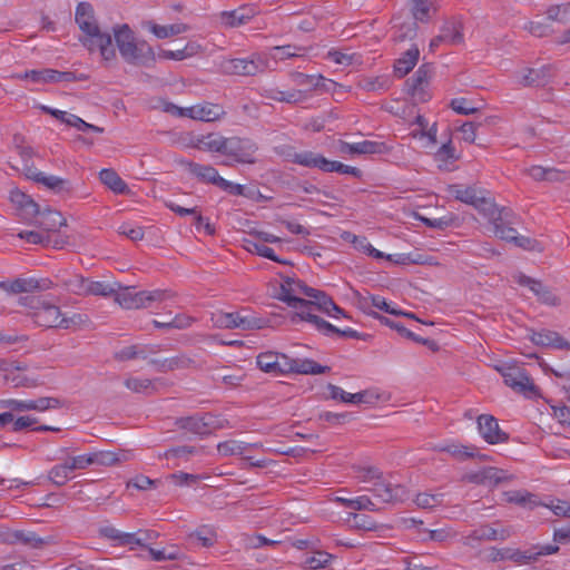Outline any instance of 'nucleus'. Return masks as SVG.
I'll return each instance as SVG.
<instances>
[{"instance_id": "2eb2a0df", "label": "nucleus", "mask_w": 570, "mask_h": 570, "mask_svg": "<svg viewBox=\"0 0 570 570\" xmlns=\"http://www.w3.org/2000/svg\"><path fill=\"white\" fill-rule=\"evenodd\" d=\"M441 0H409V8L416 23H430L438 14Z\"/></svg>"}, {"instance_id": "1a4fd4ad", "label": "nucleus", "mask_w": 570, "mask_h": 570, "mask_svg": "<svg viewBox=\"0 0 570 570\" xmlns=\"http://www.w3.org/2000/svg\"><path fill=\"white\" fill-rule=\"evenodd\" d=\"M18 79H29L33 82H72L83 80V75L77 76L71 71H58L53 69L30 70L14 76Z\"/></svg>"}, {"instance_id": "a19ab883", "label": "nucleus", "mask_w": 570, "mask_h": 570, "mask_svg": "<svg viewBox=\"0 0 570 570\" xmlns=\"http://www.w3.org/2000/svg\"><path fill=\"white\" fill-rule=\"evenodd\" d=\"M202 51V46L195 41H189L183 49L164 51V57L171 60H184L196 56Z\"/></svg>"}, {"instance_id": "69168bd1", "label": "nucleus", "mask_w": 570, "mask_h": 570, "mask_svg": "<svg viewBox=\"0 0 570 570\" xmlns=\"http://www.w3.org/2000/svg\"><path fill=\"white\" fill-rule=\"evenodd\" d=\"M66 462L70 466L71 472H73L76 470H83L89 465H94V456L92 453L82 454L69 458L68 460H66Z\"/></svg>"}, {"instance_id": "f8f14e48", "label": "nucleus", "mask_w": 570, "mask_h": 570, "mask_svg": "<svg viewBox=\"0 0 570 570\" xmlns=\"http://www.w3.org/2000/svg\"><path fill=\"white\" fill-rule=\"evenodd\" d=\"M52 287V282L48 278H17L12 282H0V288L10 294L32 293L36 291H47Z\"/></svg>"}, {"instance_id": "e2e57ef3", "label": "nucleus", "mask_w": 570, "mask_h": 570, "mask_svg": "<svg viewBox=\"0 0 570 570\" xmlns=\"http://www.w3.org/2000/svg\"><path fill=\"white\" fill-rule=\"evenodd\" d=\"M60 406L61 402L56 397H39L38 400H30V411L43 412L50 409H58Z\"/></svg>"}, {"instance_id": "c756f323", "label": "nucleus", "mask_w": 570, "mask_h": 570, "mask_svg": "<svg viewBox=\"0 0 570 570\" xmlns=\"http://www.w3.org/2000/svg\"><path fill=\"white\" fill-rule=\"evenodd\" d=\"M508 529H494L490 525H481L473 530L466 538L465 544H471L472 541H490V540H507L510 537Z\"/></svg>"}, {"instance_id": "4c0bfd02", "label": "nucleus", "mask_w": 570, "mask_h": 570, "mask_svg": "<svg viewBox=\"0 0 570 570\" xmlns=\"http://www.w3.org/2000/svg\"><path fill=\"white\" fill-rule=\"evenodd\" d=\"M327 390L330 391V397L332 400H340L345 403H354V404L366 402L365 401V396H366L365 391L352 394V393L345 392L343 389H341L340 386H336L332 383H330L327 385Z\"/></svg>"}, {"instance_id": "bf43d9fd", "label": "nucleus", "mask_w": 570, "mask_h": 570, "mask_svg": "<svg viewBox=\"0 0 570 570\" xmlns=\"http://www.w3.org/2000/svg\"><path fill=\"white\" fill-rule=\"evenodd\" d=\"M442 494L419 493L415 503L422 509H433L442 503Z\"/></svg>"}, {"instance_id": "79ce46f5", "label": "nucleus", "mask_w": 570, "mask_h": 570, "mask_svg": "<svg viewBox=\"0 0 570 570\" xmlns=\"http://www.w3.org/2000/svg\"><path fill=\"white\" fill-rule=\"evenodd\" d=\"M189 27L185 23H173L168 26L153 24L150 30L159 39H165L186 32Z\"/></svg>"}, {"instance_id": "cd10ccee", "label": "nucleus", "mask_w": 570, "mask_h": 570, "mask_svg": "<svg viewBox=\"0 0 570 570\" xmlns=\"http://www.w3.org/2000/svg\"><path fill=\"white\" fill-rule=\"evenodd\" d=\"M36 224L46 232H57L61 226L66 225V219L61 213L51 208H45L36 213Z\"/></svg>"}, {"instance_id": "a878e982", "label": "nucleus", "mask_w": 570, "mask_h": 570, "mask_svg": "<svg viewBox=\"0 0 570 570\" xmlns=\"http://www.w3.org/2000/svg\"><path fill=\"white\" fill-rule=\"evenodd\" d=\"M225 139L226 137L219 134L210 132L208 135L190 137L188 145L199 150L223 154Z\"/></svg>"}, {"instance_id": "f257e3e1", "label": "nucleus", "mask_w": 570, "mask_h": 570, "mask_svg": "<svg viewBox=\"0 0 570 570\" xmlns=\"http://www.w3.org/2000/svg\"><path fill=\"white\" fill-rule=\"evenodd\" d=\"M19 302L32 311L31 316L35 323L42 327L67 330L87 322V317L82 314L62 315L59 306L40 297H21Z\"/></svg>"}, {"instance_id": "de8ad7c7", "label": "nucleus", "mask_w": 570, "mask_h": 570, "mask_svg": "<svg viewBox=\"0 0 570 570\" xmlns=\"http://www.w3.org/2000/svg\"><path fill=\"white\" fill-rule=\"evenodd\" d=\"M88 282L89 279H86L80 275H71L68 278L61 279L62 286L77 295H87Z\"/></svg>"}, {"instance_id": "b1692460", "label": "nucleus", "mask_w": 570, "mask_h": 570, "mask_svg": "<svg viewBox=\"0 0 570 570\" xmlns=\"http://www.w3.org/2000/svg\"><path fill=\"white\" fill-rule=\"evenodd\" d=\"M479 199L480 200L475 203L474 208L488 218L492 226L499 220H505V217L511 215L510 209L504 207L499 208L492 199L485 197L484 193Z\"/></svg>"}, {"instance_id": "ddd939ff", "label": "nucleus", "mask_w": 570, "mask_h": 570, "mask_svg": "<svg viewBox=\"0 0 570 570\" xmlns=\"http://www.w3.org/2000/svg\"><path fill=\"white\" fill-rule=\"evenodd\" d=\"M176 425L196 435H207L216 429V419L210 414L177 419Z\"/></svg>"}, {"instance_id": "2f4dec72", "label": "nucleus", "mask_w": 570, "mask_h": 570, "mask_svg": "<svg viewBox=\"0 0 570 570\" xmlns=\"http://www.w3.org/2000/svg\"><path fill=\"white\" fill-rule=\"evenodd\" d=\"M99 179L115 194L126 195L130 191L125 180L112 168L101 169L99 173Z\"/></svg>"}, {"instance_id": "3c124183", "label": "nucleus", "mask_w": 570, "mask_h": 570, "mask_svg": "<svg viewBox=\"0 0 570 570\" xmlns=\"http://www.w3.org/2000/svg\"><path fill=\"white\" fill-rule=\"evenodd\" d=\"M277 362H278V354L273 353V352L261 353L256 360L257 366L262 371H264L266 373H274V374H276Z\"/></svg>"}, {"instance_id": "7c9ffc66", "label": "nucleus", "mask_w": 570, "mask_h": 570, "mask_svg": "<svg viewBox=\"0 0 570 570\" xmlns=\"http://www.w3.org/2000/svg\"><path fill=\"white\" fill-rule=\"evenodd\" d=\"M10 200L22 212L24 219L32 218L38 213L39 205L29 195L19 189L11 190Z\"/></svg>"}, {"instance_id": "f3484780", "label": "nucleus", "mask_w": 570, "mask_h": 570, "mask_svg": "<svg viewBox=\"0 0 570 570\" xmlns=\"http://www.w3.org/2000/svg\"><path fill=\"white\" fill-rule=\"evenodd\" d=\"M286 304L296 309V312L291 316L292 323L296 324L299 321H306L312 323L321 333H324L325 330L317 321H320L322 318L312 313L313 307L311 306V301L304 298L287 297Z\"/></svg>"}, {"instance_id": "a18cd8bd", "label": "nucleus", "mask_w": 570, "mask_h": 570, "mask_svg": "<svg viewBox=\"0 0 570 570\" xmlns=\"http://www.w3.org/2000/svg\"><path fill=\"white\" fill-rule=\"evenodd\" d=\"M11 538H12L11 542H20L22 544L30 546L32 548H41L42 546L46 544V540L38 537L32 531L18 530L11 534Z\"/></svg>"}, {"instance_id": "72a5a7b5", "label": "nucleus", "mask_w": 570, "mask_h": 570, "mask_svg": "<svg viewBox=\"0 0 570 570\" xmlns=\"http://www.w3.org/2000/svg\"><path fill=\"white\" fill-rule=\"evenodd\" d=\"M244 248L252 253V254H256L258 256H262V257H265V258H268L271 261H274L276 263H279V264H283V265H288L291 264L288 261H285V259H282L279 257H277L275 254H274V249L266 246L265 244H263V242H259L258 239L256 238H245L244 239Z\"/></svg>"}, {"instance_id": "4d7b16f0", "label": "nucleus", "mask_w": 570, "mask_h": 570, "mask_svg": "<svg viewBox=\"0 0 570 570\" xmlns=\"http://www.w3.org/2000/svg\"><path fill=\"white\" fill-rule=\"evenodd\" d=\"M443 28H446L445 32L448 33L445 42L450 45H460L463 42V28L461 22L452 21L446 23Z\"/></svg>"}, {"instance_id": "0e129e2a", "label": "nucleus", "mask_w": 570, "mask_h": 570, "mask_svg": "<svg viewBox=\"0 0 570 570\" xmlns=\"http://www.w3.org/2000/svg\"><path fill=\"white\" fill-rule=\"evenodd\" d=\"M334 171L340 173V174L352 175L357 178L361 177V175H362V171L356 167H352V166H348V165H345V164H342V163L335 161V160H328V165L325 168V173H334Z\"/></svg>"}, {"instance_id": "bb28decb", "label": "nucleus", "mask_w": 570, "mask_h": 570, "mask_svg": "<svg viewBox=\"0 0 570 570\" xmlns=\"http://www.w3.org/2000/svg\"><path fill=\"white\" fill-rule=\"evenodd\" d=\"M386 147L384 142L380 141H371L363 140L360 142L350 144L346 141H341L340 151L342 154L350 155H372V154H381L385 151Z\"/></svg>"}, {"instance_id": "39448f33", "label": "nucleus", "mask_w": 570, "mask_h": 570, "mask_svg": "<svg viewBox=\"0 0 570 570\" xmlns=\"http://www.w3.org/2000/svg\"><path fill=\"white\" fill-rule=\"evenodd\" d=\"M512 277L518 285L528 288L537 297L539 303L550 307L561 305V298L542 281L530 277L523 273H517Z\"/></svg>"}, {"instance_id": "774afa93", "label": "nucleus", "mask_w": 570, "mask_h": 570, "mask_svg": "<svg viewBox=\"0 0 570 570\" xmlns=\"http://www.w3.org/2000/svg\"><path fill=\"white\" fill-rule=\"evenodd\" d=\"M118 233L128 237L132 242L141 240L145 236L144 229L139 226H131L129 224H122Z\"/></svg>"}, {"instance_id": "ea45409f", "label": "nucleus", "mask_w": 570, "mask_h": 570, "mask_svg": "<svg viewBox=\"0 0 570 570\" xmlns=\"http://www.w3.org/2000/svg\"><path fill=\"white\" fill-rule=\"evenodd\" d=\"M316 321L325 330L323 334L326 336L338 335L341 337L355 338V340H365V337L367 336V335H363V334L358 333L357 331H355L353 328L340 330L325 320H320V321L316 320Z\"/></svg>"}, {"instance_id": "5701e85b", "label": "nucleus", "mask_w": 570, "mask_h": 570, "mask_svg": "<svg viewBox=\"0 0 570 570\" xmlns=\"http://www.w3.org/2000/svg\"><path fill=\"white\" fill-rule=\"evenodd\" d=\"M180 164L198 180L219 187V180L222 181L223 177L219 176L217 169L213 166L200 165L190 160H180Z\"/></svg>"}, {"instance_id": "c85d7f7f", "label": "nucleus", "mask_w": 570, "mask_h": 570, "mask_svg": "<svg viewBox=\"0 0 570 570\" xmlns=\"http://www.w3.org/2000/svg\"><path fill=\"white\" fill-rule=\"evenodd\" d=\"M313 287L307 286L304 282L292 277H285L281 284L278 298L286 303L287 297L301 298L298 295L309 296Z\"/></svg>"}, {"instance_id": "c03bdc74", "label": "nucleus", "mask_w": 570, "mask_h": 570, "mask_svg": "<svg viewBox=\"0 0 570 570\" xmlns=\"http://www.w3.org/2000/svg\"><path fill=\"white\" fill-rule=\"evenodd\" d=\"M484 485H498L503 482L512 480V475L508 474L507 471L490 466L482 470Z\"/></svg>"}, {"instance_id": "37998d69", "label": "nucleus", "mask_w": 570, "mask_h": 570, "mask_svg": "<svg viewBox=\"0 0 570 570\" xmlns=\"http://www.w3.org/2000/svg\"><path fill=\"white\" fill-rule=\"evenodd\" d=\"M121 288V285L119 283H112L108 284L105 282L99 281H89L88 282V289L87 295H101V296H109L118 292V289Z\"/></svg>"}, {"instance_id": "680f3d73", "label": "nucleus", "mask_w": 570, "mask_h": 570, "mask_svg": "<svg viewBox=\"0 0 570 570\" xmlns=\"http://www.w3.org/2000/svg\"><path fill=\"white\" fill-rule=\"evenodd\" d=\"M294 80L298 86L317 89L324 85L323 82L325 81V78L322 76H312L297 72L294 76Z\"/></svg>"}, {"instance_id": "c9c22d12", "label": "nucleus", "mask_w": 570, "mask_h": 570, "mask_svg": "<svg viewBox=\"0 0 570 570\" xmlns=\"http://www.w3.org/2000/svg\"><path fill=\"white\" fill-rule=\"evenodd\" d=\"M125 386L135 393H144L147 395L158 392V385L161 384V379H139L128 377L124 382Z\"/></svg>"}, {"instance_id": "a211bd4d", "label": "nucleus", "mask_w": 570, "mask_h": 570, "mask_svg": "<svg viewBox=\"0 0 570 570\" xmlns=\"http://www.w3.org/2000/svg\"><path fill=\"white\" fill-rule=\"evenodd\" d=\"M478 429L482 438L490 444L502 443L508 440V434L500 429L498 420L492 415H480L478 417Z\"/></svg>"}, {"instance_id": "f03ea898", "label": "nucleus", "mask_w": 570, "mask_h": 570, "mask_svg": "<svg viewBox=\"0 0 570 570\" xmlns=\"http://www.w3.org/2000/svg\"><path fill=\"white\" fill-rule=\"evenodd\" d=\"M116 46L121 58L129 65L149 67L155 61V52L146 41H138L126 23L112 28Z\"/></svg>"}, {"instance_id": "393cba45", "label": "nucleus", "mask_w": 570, "mask_h": 570, "mask_svg": "<svg viewBox=\"0 0 570 570\" xmlns=\"http://www.w3.org/2000/svg\"><path fill=\"white\" fill-rule=\"evenodd\" d=\"M530 338L538 346L570 350V343L556 331L541 330L532 332Z\"/></svg>"}, {"instance_id": "6ab92c4d", "label": "nucleus", "mask_w": 570, "mask_h": 570, "mask_svg": "<svg viewBox=\"0 0 570 570\" xmlns=\"http://www.w3.org/2000/svg\"><path fill=\"white\" fill-rule=\"evenodd\" d=\"M257 13L253 6H242L232 11L219 13V21L225 28H237L249 22Z\"/></svg>"}, {"instance_id": "4be33fe9", "label": "nucleus", "mask_w": 570, "mask_h": 570, "mask_svg": "<svg viewBox=\"0 0 570 570\" xmlns=\"http://www.w3.org/2000/svg\"><path fill=\"white\" fill-rule=\"evenodd\" d=\"M308 298V301H311L312 307H316L318 311L327 314L330 317L337 318L340 315L346 317L344 311L337 306L325 292L312 288V291H309Z\"/></svg>"}, {"instance_id": "58836bf2", "label": "nucleus", "mask_w": 570, "mask_h": 570, "mask_svg": "<svg viewBox=\"0 0 570 570\" xmlns=\"http://www.w3.org/2000/svg\"><path fill=\"white\" fill-rule=\"evenodd\" d=\"M252 446L257 448L259 446V444H247L236 440H228L225 442H220L217 445V451L223 456L243 455L244 452Z\"/></svg>"}, {"instance_id": "864d4df0", "label": "nucleus", "mask_w": 570, "mask_h": 570, "mask_svg": "<svg viewBox=\"0 0 570 570\" xmlns=\"http://www.w3.org/2000/svg\"><path fill=\"white\" fill-rule=\"evenodd\" d=\"M71 473L70 466L65 461L62 464L55 465L49 471V479L57 485H63L69 479V474Z\"/></svg>"}, {"instance_id": "dca6fc26", "label": "nucleus", "mask_w": 570, "mask_h": 570, "mask_svg": "<svg viewBox=\"0 0 570 570\" xmlns=\"http://www.w3.org/2000/svg\"><path fill=\"white\" fill-rule=\"evenodd\" d=\"M286 150L283 151V155L286 157L288 161L294 164L308 167V168H318L325 171V168L328 165V159L324 156L313 153V151H302L296 153L292 147H285Z\"/></svg>"}, {"instance_id": "20e7f679", "label": "nucleus", "mask_w": 570, "mask_h": 570, "mask_svg": "<svg viewBox=\"0 0 570 570\" xmlns=\"http://www.w3.org/2000/svg\"><path fill=\"white\" fill-rule=\"evenodd\" d=\"M174 294L168 289H154L134 292L132 287H122L118 289L115 301L126 309L148 308L153 303H161L171 298Z\"/></svg>"}, {"instance_id": "9b49d317", "label": "nucleus", "mask_w": 570, "mask_h": 570, "mask_svg": "<svg viewBox=\"0 0 570 570\" xmlns=\"http://www.w3.org/2000/svg\"><path fill=\"white\" fill-rule=\"evenodd\" d=\"M430 73V65L424 63L406 80V92L412 96L415 102H425L430 98L429 94L424 90L429 83Z\"/></svg>"}, {"instance_id": "0eeeda50", "label": "nucleus", "mask_w": 570, "mask_h": 570, "mask_svg": "<svg viewBox=\"0 0 570 570\" xmlns=\"http://www.w3.org/2000/svg\"><path fill=\"white\" fill-rule=\"evenodd\" d=\"M256 151L257 145L252 139L229 137L225 139L222 155L233 158L236 163L254 164Z\"/></svg>"}, {"instance_id": "e433bc0d", "label": "nucleus", "mask_w": 570, "mask_h": 570, "mask_svg": "<svg viewBox=\"0 0 570 570\" xmlns=\"http://www.w3.org/2000/svg\"><path fill=\"white\" fill-rule=\"evenodd\" d=\"M438 450L441 452L449 453L451 456H453L454 459H456L459 461H464L466 459L475 458V456H478L480 459L487 458L485 455L479 454L475 446H465V445H461V444H456V443H451V444H448L444 446H440V448H438Z\"/></svg>"}, {"instance_id": "603ef678", "label": "nucleus", "mask_w": 570, "mask_h": 570, "mask_svg": "<svg viewBox=\"0 0 570 570\" xmlns=\"http://www.w3.org/2000/svg\"><path fill=\"white\" fill-rule=\"evenodd\" d=\"M509 217L510 216H507L505 220L497 222V224L493 225V232L501 239L514 242L518 236V233L513 227L507 225L508 223H510Z\"/></svg>"}, {"instance_id": "9d476101", "label": "nucleus", "mask_w": 570, "mask_h": 570, "mask_svg": "<svg viewBox=\"0 0 570 570\" xmlns=\"http://www.w3.org/2000/svg\"><path fill=\"white\" fill-rule=\"evenodd\" d=\"M375 498L380 499L384 503H396L401 502L406 498V490L401 484H393L384 480L383 475L367 488Z\"/></svg>"}, {"instance_id": "8fccbe9b", "label": "nucleus", "mask_w": 570, "mask_h": 570, "mask_svg": "<svg viewBox=\"0 0 570 570\" xmlns=\"http://www.w3.org/2000/svg\"><path fill=\"white\" fill-rule=\"evenodd\" d=\"M240 315L237 313H218L213 315L214 324L220 328H236L239 327Z\"/></svg>"}, {"instance_id": "49530a36", "label": "nucleus", "mask_w": 570, "mask_h": 570, "mask_svg": "<svg viewBox=\"0 0 570 570\" xmlns=\"http://www.w3.org/2000/svg\"><path fill=\"white\" fill-rule=\"evenodd\" d=\"M224 114L223 109L218 105L205 104L197 105L196 120L202 121H214L220 118Z\"/></svg>"}, {"instance_id": "aec40b11", "label": "nucleus", "mask_w": 570, "mask_h": 570, "mask_svg": "<svg viewBox=\"0 0 570 570\" xmlns=\"http://www.w3.org/2000/svg\"><path fill=\"white\" fill-rule=\"evenodd\" d=\"M559 551V547L556 544H544V546H533L525 551H521L519 549H512L511 551V561L517 563L529 564L538 561L541 556H549L557 553Z\"/></svg>"}, {"instance_id": "09e8293b", "label": "nucleus", "mask_w": 570, "mask_h": 570, "mask_svg": "<svg viewBox=\"0 0 570 570\" xmlns=\"http://www.w3.org/2000/svg\"><path fill=\"white\" fill-rule=\"evenodd\" d=\"M333 559V554L325 551H317L314 556L307 557L303 561V567L312 570L323 569L326 568Z\"/></svg>"}, {"instance_id": "6e6d98bb", "label": "nucleus", "mask_w": 570, "mask_h": 570, "mask_svg": "<svg viewBox=\"0 0 570 570\" xmlns=\"http://www.w3.org/2000/svg\"><path fill=\"white\" fill-rule=\"evenodd\" d=\"M330 371L328 366L321 365L313 360L304 358L296 370V374H324Z\"/></svg>"}, {"instance_id": "13d9d810", "label": "nucleus", "mask_w": 570, "mask_h": 570, "mask_svg": "<svg viewBox=\"0 0 570 570\" xmlns=\"http://www.w3.org/2000/svg\"><path fill=\"white\" fill-rule=\"evenodd\" d=\"M570 11V2L563 4L550 6L547 10V18L551 21L567 23V14Z\"/></svg>"}, {"instance_id": "6e6552de", "label": "nucleus", "mask_w": 570, "mask_h": 570, "mask_svg": "<svg viewBox=\"0 0 570 570\" xmlns=\"http://www.w3.org/2000/svg\"><path fill=\"white\" fill-rule=\"evenodd\" d=\"M265 68L266 62L258 57L252 59H226L220 63V69L226 75L255 76L263 72Z\"/></svg>"}, {"instance_id": "4468645a", "label": "nucleus", "mask_w": 570, "mask_h": 570, "mask_svg": "<svg viewBox=\"0 0 570 570\" xmlns=\"http://www.w3.org/2000/svg\"><path fill=\"white\" fill-rule=\"evenodd\" d=\"M554 70L551 65L540 68H525L518 73V82L522 86L542 87L551 81Z\"/></svg>"}, {"instance_id": "412c9836", "label": "nucleus", "mask_w": 570, "mask_h": 570, "mask_svg": "<svg viewBox=\"0 0 570 570\" xmlns=\"http://www.w3.org/2000/svg\"><path fill=\"white\" fill-rule=\"evenodd\" d=\"M149 364L155 366L156 370L160 373L171 372L176 370L196 368L199 366L194 358L185 354L167 357L164 360L151 358L149 360Z\"/></svg>"}, {"instance_id": "5fc2aeb1", "label": "nucleus", "mask_w": 570, "mask_h": 570, "mask_svg": "<svg viewBox=\"0 0 570 570\" xmlns=\"http://www.w3.org/2000/svg\"><path fill=\"white\" fill-rule=\"evenodd\" d=\"M39 184L45 185L47 188L56 193L63 190L69 191L68 181L53 175L48 176L43 173L42 176H40Z\"/></svg>"}, {"instance_id": "052dcab7", "label": "nucleus", "mask_w": 570, "mask_h": 570, "mask_svg": "<svg viewBox=\"0 0 570 570\" xmlns=\"http://www.w3.org/2000/svg\"><path fill=\"white\" fill-rule=\"evenodd\" d=\"M373 315L381 321V323L385 324L386 326L397 331L402 336H405L414 342L419 341V336L415 335L413 332L404 327L401 323L394 322L385 316L379 315L377 313H373Z\"/></svg>"}, {"instance_id": "7ed1b4c3", "label": "nucleus", "mask_w": 570, "mask_h": 570, "mask_svg": "<svg viewBox=\"0 0 570 570\" xmlns=\"http://www.w3.org/2000/svg\"><path fill=\"white\" fill-rule=\"evenodd\" d=\"M75 19L80 30L89 37L90 43L98 47L102 59L106 62L115 61L116 49L112 37L108 32L100 31L92 6L88 2H80L76 8Z\"/></svg>"}, {"instance_id": "338daca9", "label": "nucleus", "mask_w": 570, "mask_h": 570, "mask_svg": "<svg viewBox=\"0 0 570 570\" xmlns=\"http://www.w3.org/2000/svg\"><path fill=\"white\" fill-rule=\"evenodd\" d=\"M416 22L401 24L394 33V40L402 42L406 39H413L416 36Z\"/></svg>"}, {"instance_id": "423d86ee", "label": "nucleus", "mask_w": 570, "mask_h": 570, "mask_svg": "<svg viewBox=\"0 0 570 570\" xmlns=\"http://www.w3.org/2000/svg\"><path fill=\"white\" fill-rule=\"evenodd\" d=\"M497 370L503 377L504 383L514 391L524 395H537L538 387L533 384L522 367L515 365H502Z\"/></svg>"}, {"instance_id": "f704fd0d", "label": "nucleus", "mask_w": 570, "mask_h": 570, "mask_svg": "<svg viewBox=\"0 0 570 570\" xmlns=\"http://www.w3.org/2000/svg\"><path fill=\"white\" fill-rule=\"evenodd\" d=\"M420 57V50L416 46H412L401 58L395 61L394 71L402 78L407 75L416 65Z\"/></svg>"}, {"instance_id": "473e14b6", "label": "nucleus", "mask_w": 570, "mask_h": 570, "mask_svg": "<svg viewBox=\"0 0 570 570\" xmlns=\"http://www.w3.org/2000/svg\"><path fill=\"white\" fill-rule=\"evenodd\" d=\"M448 191L456 200H460L473 207L475 203L480 200L479 198L481 197V195L484 193L483 190L474 186L464 187L462 185H450Z\"/></svg>"}]
</instances>
